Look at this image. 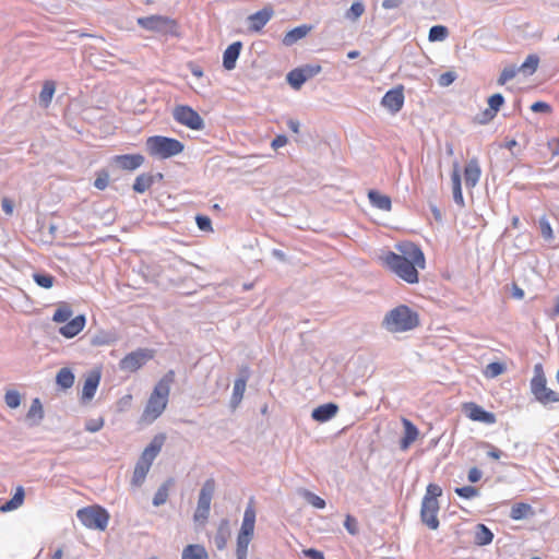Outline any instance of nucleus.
I'll return each mask as SVG.
<instances>
[{"label": "nucleus", "mask_w": 559, "mask_h": 559, "mask_svg": "<svg viewBox=\"0 0 559 559\" xmlns=\"http://www.w3.org/2000/svg\"><path fill=\"white\" fill-rule=\"evenodd\" d=\"M4 402L8 407L16 408L21 404V394L16 390H8L4 395Z\"/></svg>", "instance_id": "obj_48"}, {"label": "nucleus", "mask_w": 559, "mask_h": 559, "mask_svg": "<svg viewBox=\"0 0 559 559\" xmlns=\"http://www.w3.org/2000/svg\"><path fill=\"white\" fill-rule=\"evenodd\" d=\"M247 380H248L247 376H241L235 380L233 394H231V399H230V406L233 408H236L239 405V403L241 402V400L243 397L245 390H246Z\"/></svg>", "instance_id": "obj_27"}, {"label": "nucleus", "mask_w": 559, "mask_h": 559, "mask_svg": "<svg viewBox=\"0 0 559 559\" xmlns=\"http://www.w3.org/2000/svg\"><path fill=\"white\" fill-rule=\"evenodd\" d=\"M1 206L7 215H11L13 213V202L9 198L2 199Z\"/></svg>", "instance_id": "obj_63"}, {"label": "nucleus", "mask_w": 559, "mask_h": 559, "mask_svg": "<svg viewBox=\"0 0 559 559\" xmlns=\"http://www.w3.org/2000/svg\"><path fill=\"white\" fill-rule=\"evenodd\" d=\"M532 511V507L528 503L519 502L512 506L510 511V518L512 520H522L527 516Z\"/></svg>", "instance_id": "obj_38"}, {"label": "nucleus", "mask_w": 559, "mask_h": 559, "mask_svg": "<svg viewBox=\"0 0 559 559\" xmlns=\"http://www.w3.org/2000/svg\"><path fill=\"white\" fill-rule=\"evenodd\" d=\"M419 325V314L406 305L390 310L383 318L382 326L392 333L407 332Z\"/></svg>", "instance_id": "obj_3"}, {"label": "nucleus", "mask_w": 559, "mask_h": 559, "mask_svg": "<svg viewBox=\"0 0 559 559\" xmlns=\"http://www.w3.org/2000/svg\"><path fill=\"white\" fill-rule=\"evenodd\" d=\"M26 417H27V419L36 418L35 424H38L43 419L44 411H43V405H41L39 399L33 400Z\"/></svg>", "instance_id": "obj_44"}, {"label": "nucleus", "mask_w": 559, "mask_h": 559, "mask_svg": "<svg viewBox=\"0 0 559 559\" xmlns=\"http://www.w3.org/2000/svg\"><path fill=\"white\" fill-rule=\"evenodd\" d=\"M215 491V480L213 478H209L202 485V488L198 498V506L202 508H211V501Z\"/></svg>", "instance_id": "obj_24"}, {"label": "nucleus", "mask_w": 559, "mask_h": 559, "mask_svg": "<svg viewBox=\"0 0 559 559\" xmlns=\"http://www.w3.org/2000/svg\"><path fill=\"white\" fill-rule=\"evenodd\" d=\"M195 223L198 228L202 231L212 230V221L206 215H197Z\"/></svg>", "instance_id": "obj_54"}, {"label": "nucleus", "mask_w": 559, "mask_h": 559, "mask_svg": "<svg viewBox=\"0 0 559 559\" xmlns=\"http://www.w3.org/2000/svg\"><path fill=\"white\" fill-rule=\"evenodd\" d=\"M242 48L241 41L230 44L223 53V67L230 71L235 69L237 59Z\"/></svg>", "instance_id": "obj_21"}, {"label": "nucleus", "mask_w": 559, "mask_h": 559, "mask_svg": "<svg viewBox=\"0 0 559 559\" xmlns=\"http://www.w3.org/2000/svg\"><path fill=\"white\" fill-rule=\"evenodd\" d=\"M76 516L85 527L97 531H105L110 519L108 511L98 504L78 510Z\"/></svg>", "instance_id": "obj_7"}, {"label": "nucleus", "mask_w": 559, "mask_h": 559, "mask_svg": "<svg viewBox=\"0 0 559 559\" xmlns=\"http://www.w3.org/2000/svg\"><path fill=\"white\" fill-rule=\"evenodd\" d=\"M521 72L516 64L507 66L500 73L497 84L503 86L508 81L515 78L516 73Z\"/></svg>", "instance_id": "obj_39"}, {"label": "nucleus", "mask_w": 559, "mask_h": 559, "mask_svg": "<svg viewBox=\"0 0 559 559\" xmlns=\"http://www.w3.org/2000/svg\"><path fill=\"white\" fill-rule=\"evenodd\" d=\"M300 70L304 72V75L306 80H310L317 74H319L322 70L321 66L319 64H306L300 67Z\"/></svg>", "instance_id": "obj_51"}, {"label": "nucleus", "mask_w": 559, "mask_h": 559, "mask_svg": "<svg viewBox=\"0 0 559 559\" xmlns=\"http://www.w3.org/2000/svg\"><path fill=\"white\" fill-rule=\"evenodd\" d=\"M506 371V365L500 361H492L488 364L484 370V374L486 378L492 379Z\"/></svg>", "instance_id": "obj_43"}, {"label": "nucleus", "mask_w": 559, "mask_h": 559, "mask_svg": "<svg viewBox=\"0 0 559 559\" xmlns=\"http://www.w3.org/2000/svg\"><path fill=\"white\" fill-rule=\"evenodd\" d=\"M144 160L142 154H123L114 157L115 164L124 170H135L143 165Z\"/></svg>", "instance_id": "obj_15"}, {"label": "nucleus", "mask_w": 559, "mask_h": 559, "mask_svg": "<svg viewBox=\"0 0 559 559\" xmlns=\"http://www.w3.org/2000/svg\"><path fill=\"white\" fill-rule=\"evenodd\" d=\"M103 426H104L103 418L90 419L85 424V429L90 432H97L103 428Z\"/></svg>", "instance_id": "obj_56"}, {"label": "nucleus", "mask_w": 559, "mask_h": 559, "mask_svg": "<svg viewBox=\"0 0 559 559\" xmlns=\"http://www.w3.org/2000/svg\"><path fill=\"white\" fill-rule=\"evenodd\" d=\"M481 169L476 157L471 158L464 168V180L467 188H474L479 181Z\"/></svg>", "instance_id": "obj_18"}, {"label": "nucleus", "mask_w": 559, "mask_h": 559, "mask_svg": "<svg viewBox=\"0 0 559 559\" xmlns=\"http://www.w3.org/2000/svg\"><path fill=\"white\" fill-rule=\"evenodd\" d=\"M24 497H25L24 488L22 486H19L16 488V491L13 495V497L10 500L5 501L0 507V510L2 512H9V511L16 510L17 508H20L23 504Z\"/></svg>", "instance_id": "obj_30"}, {"label": "nucleus", "mask_w": 559, "mask_h": 559, "mask_svg": "<svg viewBox=\"0 0 559 559\" xmlns=\"http://www.w3.org/2000/svg\"><path fill=\"white\" fill-rule=\"evenodd\" d=\"M456 80L455 72L448 71L440 75L439 84L443 87L451 85Z\"/></svg>", "instance_id": "obj_57"}, {"label": "nucleus", "mask_w": 559, "mask_h": 559, "mask_svg": "<svg viewBox=\"0 0 559 559\" xmlns=\"http://www.w3.org/2000/svg\"><path fill=\"white\" fill-rule=\"evenodd\" d=\"M311 28H312V26L302 24V25H299V26L290 29L283 37V40H282L283 45H285L287 47L293 46L298 40L306 37L308 35V33L311 31Z\"/></svg>", "instance_id": "obj_23"}, {"label": "nucleus", "mask_w": 559, "mask_h": 559, "mask_svg": "<svg viewBox=\"0 0 559 559\" xmlns=\"http://www.w3.org/2000/svg\"><path fill=\"white\" fill-rule=\"evenodd\" d=\"M404 436L400 441V448L406 450L417 439L419 435L418 428L408 419L403 418Z\"/></svg>", "instance_id": "obj_22"}, {"label": "nucleus", "mask_w": 559, "mask_h": 559, "mask_svg": "<svg viewBox=\"0 0 559 559\" xmlns=\"http://www.w3.org/2000/svg\"><path fill=\"white\" fill-rule=\"evenodd\" d=\"M181 559H209V554L203 545L190 544L182 549Z\"/></svg>", "instance_id": "obj_25"}, {"label": "nucleus", "mask_w": 559, "mask_h": 559, "mask_svg": "<svg viewBox=\"0 0 559 559\" xmlns=\"http://www.w3.org/2000/svg\"><path fill=\"white\" fill-rule=\"evenodd\" d=\"M496 116L497 115H495L489 108H486L484 111H481L475 117V122L484 126L492 121L496 118Z\"/></svg>", "instance_id": "obj_52"}, {"label": "nucleus", "mask_w": 559, "mask_h": 559, "mask_svg": "<svg viewBox=\"0 0 559 559\" xmlns=\"http://www.w3.org/2000/svg\"><path fill=\"white\" fill-rule=\"evenodd\" d=\"M302 554L309 559H324L323 552L314 548L304 549Z\"/></svg>", "instance_id": "obj_61"}, {"label": "nucleus", "mask_w": 559, "mask_h": 559, "mask_svg": "<svg viewBox=\"0 0 559 559\" xmlns=\"http://www.w3.org/2000/svg\"><path fill=\"white\" fill-rule=\"evenodd\" d=\"M148 471H150V467L136 462L134 471H133L131 484L136 487L141 486L144 483Z\"/></svg>", "instance_id": "obj_40"}, {"label": "nucleus", "mask_w": 559, "mask_h": 559, "mask_svg": "<svg viewBox=\"0 0 559 559\" xmlns=\"http://www.w3.org/2000/svg\"><path fill=\"white\" fill-rule=\"evenodd\" d=\"M56 91L55 82L46 81L41 87V91L38 96L39 105L44 108H47L52 99V96Z\"/></svg>", "instance_id": "obj_31"}, {"label": "nucleus", "mask_w": 559, "mask_h": 559, "mask_svg": "<svg viewBox=\"0 0 559 559\" xmlns=\"http://www.w3.org/2000/svg\"><path fill=\"white\" fill-rule=\"evenodd\" d=\"M73 312H72V309L68 306V305H61L59 306L53 316H52V320L57 323H63V322H67L71 319Z\"/></svg>", "instance_id": "obj_42"}, {"label": "nucleus", "mask_w": 559, "mask_h": 559, "mask_svg": "<svg viewBox=\"0 0 559 559\" xmlns=\"http://www.w3.org/2000/svg\"><path fill=\"white\" fill-rule=\"evenodd\" d=\"M228 539V532L223 527V525L219 526L216 535L214 536V544L218 550H223L227 545Z\"/></svg>", "instance_id": "obj_49"}, {"label": "nucleus", "mask_w": 559, "mask_h": 559, "mask_svg": "<svg viewBox=\"0 0 559 559\" xmlns=\"http://www.w3.org/2000/svg\"><path fill=\"white\" fill-rule=\"evenodd\" d=\"M273 13L274 11L272 8H263L262 10L249 15V29L253 32L261 31L272 19Z\"/></svg>", "instance_id": "obj_17"}, {"label": "nucleus", "mask_w": 559, "mask_h": 559, "mask_svg": "<svg viewBox=\"0 0 559 559\" xmlns=\"http://www.w3.org/2000/svg\"><path fill=\"white\" fill-rule=\"evenodd\" d=\"M174 119L191 130H203L205 127L203 118L188 105H178L173 110Z\"/></svg>", "instance_id": "obj_10"}, {"label": "nucleus", "mask_w": 559, "mask_h": 559, "mask_svg": "<svg viewBox=\"0 0 559 559\" xmlns=\"http://www.w3.org/2000/svg\"><path fill=\"white\" fill-rule=\"evenodd\" d=\"M451 180H452L453 200L457 205L464 206L465 203H464V198H463V193H462L461 175H460V171H459L456 165L451 175Z\"/></svg>", "instance_id": "obj_29"}, {"label": "nucleus", "mask_w": 559, "mask_h": 559, "mask_svg": "<svg viewBox=\"0 0 559 559\" xmlns=\"http://www.w3.org/2000/svg\"><path fill=\"white\" fill-rule=\"evenodd\" d=\"M145 147L150 156L158 159H167L183 152L181 141L164 135H153L146 139Z\"/></svg>", "instance_id": "obj_4"}, {"label": "nucleus", "mask_w": 559, "mask_h": 559, "mask_svg": "<svg viewBox=\"0 0 559 559\" xmlns=\"http://www.w3.org/2000/svg\"><path fill=\"white\" fill-rule=\"evenodd\" d=\"M493 539V533L490 531L488 526L485 524H477L476 525V532L474 537V543L477 546H486L491 544Z\"/></svg>", "instance_id": "obj_28"}, {"label": "nucleus", "mask_w": 559, "mask_h": 559, "mask_svg": "<svg viewBox=\"0 0 559 559\" xmlns=\"http://www.w3.org/2000/svg\"><path fill=\"white\" fill-rule=\"evenodd\" d=\"M448 35H449V29L447 26L433 25L429 29L428 39L430 41H442L448 37Z\"/></svg>", "instance_id": "obj_41"}, {"label": "nucleus", "mask_w": 559, "mask_h": 559, "mask_svg": "<svg viewBox=\"0 0 559 559\" xmlns=\"http://www.w3.org/2000/svg\"><path fill=\"white\" fill-rule=\"evenodd\" d=\"M397 250L401 254L386 251L382 255L384 266L408 284L418 283L417 267L423 270L426 266L421 248L414 242L405 241L397 246Z\"/></svg>", "instance_id": "obj_1"}, {"label": "nucleus", "mask_w": 559, "mask_h": 559, "mask_svg": "<svg viewBox=\"0 0 559 559\" xmlns=\"http://www.w3.org/2000/svg\"><path fill=\"white\" fill-rule=\"evenodd\" d=\"M404 88L402 85L389 90L382 97L381 105L385 107L391 114H397L404 105Z\"/></svg>", "instance_id": "obj_13"}, {"label": "nucleus", "mask_w": 559, "mask_h": 559, "mask_svg": "<svg viewBox=\"0 0 559 559\" xmlns=\"http://www.w3.org/2000/svg\"><path fill=\"white\" fill-rule=\"evenodd\" d=\"M530 388L535 400L543 405L559 402V393L547 388V379L540 362L534 366V376L531 379Z\"/></svg>", "instance_id": "obj_6"}, {"label": "nucleus", "mask_w": 559, "mask_h": 559, "mask_svg": "<svg viewBox=\"0 0 559 559\" xmlns=\"http://www.w3.org/2000/svg\"><path fill=\"white\" fill-rule=\"evenodd\" d=\"M255 511L252 506H248L243 513L240 531L237 536L236 554H248L249 544L254 534Z\"/></svg>", "instance_id": "obj_8"}, {"label": "nucleus", "mask_w": 559, "mask_h": 559, "mask_svg": "<svg viewBox=\"0 0 559 559\" xmlns=\"http://www.w3.org/2000/svg\"><path fill=\"white\" fill-rule=\"evenodd\" d=\"M74 373L70 368H61L56 376V383L63 390L70 389L74 383Z\"/></svg>", "instance_id": "obj_32"}, {"label": "nucleus", "mask_w": 559, "mask_h": 559, "mask_svg": "<svg viewBox=\"0 0 559 559\" xmlns=\"http://www.w3.org/2000/svg\"><path fill=\"white\" fill-rule=\"evenodd\" d=\"M286 80L294 90H299L307 81L300 68H296L289 71L287 73Z\"/></svg>", "instance_id": "obj_35"}, {"label": "nucleus", "mask_w": 559, "mask_h": 559, "mask_svg": "<svg viewBox=\"0 0 559 559\" xmlns=\"http://www.w3.org/2000/svg\"><path fill=\"white\" fill-rule=\"evenodd\" d=\"M99 381H100V372L99 371L93 370L88 373V376L86 377V379L84 381L83 389H82L81 400L83 402L91 401L94 397L96 390L98 388Z\"/></svg>", "instance_id": "obj_19"}, {"label": "nucleus", "mask_w": 559, "mask_h": 559, "mask_svg": "<svg viewBox=\"0 0 559 559\" xmlns=\"http://www.w3.org/2000/svg\"><path fill=\"white\" fill-rule=\"evenodd\" d=\"M171 484H173V479H168L166 483H164L162 486H159V488L157 489V491L155 492V495L153 497V501H152L153 506L159 507L167 501L168 490H169V486Z\"/></svg>", "instance_id": "obj_37"}, {"label": "nucleus", "mask_w": 559, "mask_h": 559, "mask_svg": "<svg viewBox=\"0 0 559 559\" xmlns=\"http://www.w3.org/2000/svg\"><path fill=\"white\" fill-rule=\"evenodd\" d=\"M154 185V177H152V174H141L139 175L135 180H134V183L132 186V189L136 192V193H144L145 191H147L152 186Z\"/></svg>", "instance_id": "obj_33"}, {"label": "nucleus", "mask_w": 559, "mask_h": 559, "mask_svg": "<svg viewBox=\"0 0 559 559\" xmlns=\"http://www.w3.org/2000/svg\"><path fill=\"white\" fill-rule=\"evenodd\" d=\"M538 64H539V57L536 53H531L526 57V59L519 67V69L525 75H532L536 72Z\"/></svg>", "instance_id": "obj_34"}, {"label": "nucleus", "mask_w": 559, "mask_h": 559, "mask_svg": "<svg viewBox=\"0 0 559 559\" xmlns=\"http://www.w3.org/2000/svg\"><path fill=\"white\" fill-rule=\"evenodd\" d=\"M85 323V316L79 314L75 318L67 321V323L59 329V333L67 338H72L84 329Z\"/></svg>", "instance_id": "obj_16"}, {"label": "nucleus", "mask_w": 559, "mask_h": 559, "mask_svg": "<svg viewBox=\"0 0 559 559\" xmlns=\"http://www.w3.org/2000/svg\"><path fill=\"white\" fill-rule=\"evenodd\" d=\"M504 102H506L504 96L501 93H495L491 96H489L487 99L488 108L495 115H497L500 111L501 107L504 105Z\"/></svg>", "instance_id": "obj_46"}, {"label": "nucleus", "mask_w": 559, "mask_h": 559, "mask_svg": "<svg viewBox=\"0 0 559 559\" xmlns=\"http://www.w3.org/2000/svg\"><path fill=\"white\" fill-rule=\"evenodd\" d=\"M138 24L146 31L157 32L165 35H175L177 29L176 21L163 15L139 17Z\"/></svg>", "instance_id": "obj_9"}, {"label": "nucleus", "mask_w": 559, "mask_h": 559, "mask_svg": "<svg viewBox=\"0 0 559 559\" xmlns=\"http://www.w3.org/2000/svg\"><path fill=\"white\" fill-rule=\"evenodd\" d=\"M175 381V371H167L156 383L145 406L143 415L150 420H155L165 411L168 403L170 385Z\"/></svg>", "instance_id": "obj_2"}, {"label": "nucleus", "mask_w": 559, "mask_h": 559, "mask_svg": "<svg viewBox=\"0 0 559 559\" xmlns=\"http://www.w3.org/2000/svg\"><path fill=\"white\" fill-rule=\"evenodd\" d=\"M365 3L361 0H355L352 2V21L360 17L365 12Z\"/></svg>", "instance_id": "obj_55"}, {"label": "nucleus", "mask_w": 559, "mask_h": 559, "mask_svg": "<svg viewBox=\"0 0 559 559\" xmlns=\"http://www.w3.org/2000/svg\"><path fill=\"white\" fill-rule=\"evenodd\" d=\"M210 509L201 506H197L195 512H194V520L195 521H206L210 515Z\"/></svg>", "instance_id": "obj_59"}, {"label": "nucleus", "mask_w": 559, "mask_h": 559, "mask_svg": "<svg viewBox=\"0 0 559 559\" xmlns=\"http://www.w3.org/2000/svg\"><path fill=\"white\" fill-rule=\"evenodd\" d=\"M298 493L312 507L317 509H323L325 507V501L317 496L316 493L311 492L308 489L301 488L298 490Z\"/></svg>", "instance_id": "obj_36"}, {"label": "nucleus", "mask_w": 559, "mask_h": 559, "mask_svg": "<svg viewBox=\"0 0 559 559\" xmlns=\"http://www.w3.org/2000/svg\"><path fill=\"white\" fill-rule=\"evenodd\" d=\"M286 144H287V136L284 134H280V135H276L275 139H273L271 146L274 150H277L280 147H283Z\"/></svg>", "instance_id": "obj_62"}, {"label": "nucleus", "mask_w": 559, "mask_h": 559, "mask_svg": "<svg viewBox=\"0 0 559 559\" xmlns=\"http://www.w3.org/2000/svg\"><path fill=\"white\" fill-rule=\"evenodd\" d=\"M33 280L38 286L46 288V289L51 288L56 281L55 276H52L48 273H34Z\"/></svg>", "instance_id": "obj_45"}, {"label": "nucleus", "mask_w": 559, "mask_h": 559, "mask_svg": "<svg viewBox=\"0 0 559 559\" xmlns=\"http://www.w3.org/2000/svg\"><path fill=\"white\" fill-rule=\"evenodd\" d=\"M464 414L473 421H479L487 425L496 423V415L491 412L486 411L474 402H467L463 404Z\"/></svg>", "instance_id": "obj_12"}, {"label": "nucleus", "mask_w": 559, "mask_h": 559, "mask_svg": "<svg viewBox=\"0 0 559 559\" xmlns=\"http://www.w3.org/2000/svg\"><path fill=\"white\" fill-rule=\"evenodd\" d=\"M454 492L463 499H472L479 493L478 489L473 486L456 487Z\"/></svg>", "instance_id": "obj_50"}, {"label": "nucleus", "mask_w": 559, "mask_h": 559, "mask_svg": "<svg viewBox=\"0 0 559 559\" xmlns=\"http://www.w3.org/2000/svg\"><path fill=\"white\" fill-rule=\"evenodd\" d=\"M165 441V436L159 435L155 436L151 443L144 449L142 452L138 463L145 465L151 468L153 461L156 459L158 453L162 450V447Z\"/></svg>", "instance_id": "obj_14"}, {"label": "nucleus", "mask_w": 559, "mask_h": 559, "mask_svg": "<svg viewBox=\"0 0 559 559\" xmlns=\"http://www.w3.org/2000/svg\"><path fill=\"white\" fill-rule=\"evenodd\" d=\"M547 146L551 152L552 156L559 155V141L557 139H551L547 142Z\"/></svg>", "instance_id": "obj_64"}, {"label": "nucleus", "mask_w": 559, "mask_h": 559, "mask_svg": "<svg viewBox=\"0 0 559 559\" xmlns=\"http://www.w3.org/2000/svg\"><path fill=\"white\" fill-rule=\"evenodd\" d=\"M483 476V472L478 467H472L468 471L467 479L469 483H477Z\"/></svg>", "instance_id": "obj_60"}, {"label": "nucleus", "mask_w": 559, "mask_h": 559, "mask_svg": "<svg viewBox=\"0 0 559 559\" xmlns=\"http://www.w3.org/2000/svg\"><path fill=\"white\" fill-rule=\"evenodd\" d=\"M109 183V175L107 171L102 170L97 174V177L94 181V187L98 190H104Z\"/></svg>", "instance_id": "obj_53"}, {"label": "nucleus", "mask_w": 559, "mask_h": 559, "mask_svg": "<svg viewBox=\"0 0 559 559\" xmlns=\"http://www.w3.org/2000/svg\"><path fill=\"white\" fill-rule=\"evenodd\" d=\"M368 199L372 206L382 210V211H390L392 207V201L390 197L385 194H381L377 190H369L368 192Z\"/></svg>", "instance_id": "obj_26"}, {"label": "nucleus", "mask_w": 559, "mask_h": 559, "mask_svg": "<svg viewBox=\"0 0 559 559\" xmlns=\"http://www.w3.org/2000/svg\"><path fill=\"white\" fill-rule=\"evenodd\" d=\"M154 357V353L148 348H139L129 353L119 361L121 371L135 372Z\"/></svg>", "instance_id": "obj_11"}, {"label": "nucleus", "mask_w": 559, "mask_h": 559, "mask_svg": "<svg viewBox=\"0 0 559 559\" xmlns=\"http://www.w3.org/2000/svg\"><path fill=\"white\" fill-rule=\"evenodd\" d=\"M337 412V404L330 402L316 407L311 413V418L318 423H325L332 419Z\"/></svg>", "instance_id": "obj_20"}, {"label": "nucleus", "mask_w": 559, "mask_h": 559, "mask_svg": "<svg viewBox=\"0 0 559 559\" xmlns=\"http://www.w3.org/2000/svg\"><path fill=\"white\" fill-rule=\"evenodd\" d=\"M539 229H540V234H542V237L546 240V241H551L554 240L555 236H554V231H552V228L550 226V223L549 221L546 218V216H543L539 218Z\"/></svg>", "instance_id": "obj_47"}, {"label": "nucleus", "mask_w": 559, "mask_h": 559, "mask_svg": "<svg viewBox=\"0 0 559 559\" xmlns=\"http://www.w3.org/2000/svg\"><path fill=\"white\" fill-rule=\"evenodd\" d=\"M531 110L534 112L548 114L551 111V106L548 103L538 100L532 104Z\"/></svg>", "instance_id": "obj_58"}, {"label": "nucleus", "mask_w": 559, "mask_h": 559, "mask_svg": "<svg viewBox=\"0 0 559 559\" xmlns=\"http://www.w3.org/2000/svg\"><path fill=\"white\" fill-rule=\"evenodd\" d=\"M442 495V488L437 484H429L426 488V493L421 500L420 520L430 530L439 527L438 511L439 502L438 497Z\"/></svg>", "instance_id": "obj_5"}]
</instances>
